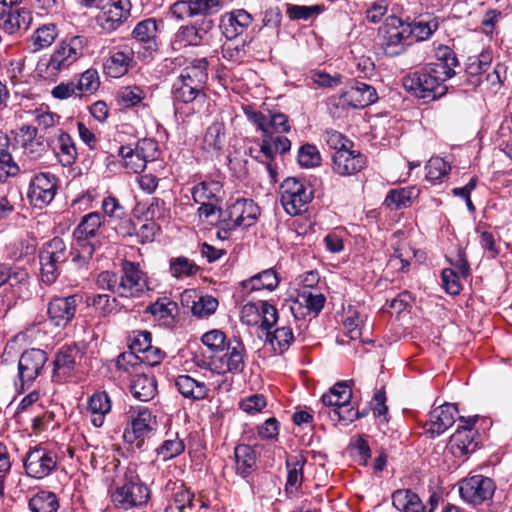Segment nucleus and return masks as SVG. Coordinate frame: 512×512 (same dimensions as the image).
Segmentation results:
<instances>
[{"instance_id":"dca6fc26","label":"nucleus","mask_w":512,"mask_h":512,"mask_svg":"<svg viewBox=\"0 0 512 512\" xmlns=\"http://www.w3.org/2000/svg\"><path fill=\"white\" fill-rule=\"evenodd\" d=\"M47 359L46 352L36 348L26 350L21 354L18 362V378L22 389L25 385L30 386L36 380Z\"/></svg>"},{"instance_id":"6e6552de","label":"nucleus","mask_w":512,"mask_h":512,"mask_svg":"<svg viewBox=\"0 0 512 512\" xmlns=\"http://www.w3.org/2000/svg\"><path fill=\"white\" fill-rule=\"evenodd\" d=\"M57 465V453L43 445L30 448L23 461L26 475L35 479L49 476L56 470Z\"/></svg>"},{"instance_id":"c9c22d12","label":"nucleus","mask_w":512,"mask_h":512,"mask_svg":"<svg viewBox=\"0 0 512 512\" xmlns=\"http://www.w3.org/2000/svg\"><path fill=\"white\" fill-rule=\"evenodd\" d=\"M136 52L129 44L114 52L107 60L106 68L112 77H119L128 71Z\"/></svg>"},{"instance_id":"bb28decb","label":"nucleus","mask_w":512,"mask_h":512,"mask_svg":"<svg viewBox=\"0 0 512 512\" xmlns=\"http://www.w3.org/2000/svg\"><path fill=\"white\" fill-rule=\"evenodd\" d=\"M175 387L183 397L193 401L207 399L210 393V383L204 378L198 379L187 374L176 377Z\"/></svg>"},{"instance_id":"f704fd0d","label":"nucleus","mask_w":512,"mask_h":512,"mask_svg":"<svg viewBox=\"0 0 512 512\" xmlns=\"http://www.w3.org/2000/svg\"><path fill=\"white\" fill-rule=\"evenodd\" d=\"M192 198L198 204L221 202L223 200V185L216 180L202 181L192 188Z\"/></svg>"},{"instance_id":"a18cd8bd","label":"nucleus","mask_w":512,"mask_h":512,"mask_svg":"<svg viewBox=\"0 0 512 512\" xmlns=\"http://www.w3.org/2000/svg\"><path fill=\"white\" fill-rule=\"evenodd\" d=\"M267 341L271 344L273 350L279 354L289 349L294 341L292 329L289 326H281L273 332L267 331Z\"/></svg>"},{"instance_id":"0e129e2a","label":"nucleus","mask_w":512,"mask_h":512,"mask_svg":"<svg viewBox=\"0 0 512 512\" xmlns=\"http://www.w3.org/2000/svg\"><path fill=\"white\" fill-rule=\"evenodd\" d=\"M321 156L316 146L311 144L303 145L298 152V163L305 168L320 165Z\"/></svg>"},{"instance_id":"4468645a","label":"nucleus","mask_w":512,"mask_h":512,"mask_svg":"<svg viewBox=\"0 0 512 512\" xmlns=\"http://www.w3.org/2000/svg\"><path fill=\"white\" fill-rule=\"evenodd\" d=\"M259 207L252 199L240 198L220 211L221 223H228L231 227H250L259 215Z\"/></svg>"},{"instance_id":"ea45409f","label":"nucleus","mask_w":512,"mask_h":512,"mask_svg":"<svg viewBox=\"0 0 512 512\" xmlns=\"http://www.w3.org/2000/svg\"><path fill=\"white\" fill-rule=\"evenodd\" d=\"M278 284L279 278L276 271L272 268L257 273L249 279L241 282L242 287L249 292L259 291L262 289L273 291L277 288Z\"/></svg>"},{"instance_id":"6ab92c4d","label":"nucleus","mask_w":512,"mask_h":512,"mask_svg":"<svg viewBox=\"0 0 512 512\" xmlns=\"http://www.w3.org/2000/svg\"><path fill=\"white\" fill-rule=\"evenodd\" d=\"M82 296L73 294L67 297H54L48 304V316L55 326L65 327L75 317Z\"/></svg>"},{"instance_id":"a878e982","label":"nucleus","mask_w":512,"mask_h":512,"mask_svg":"<svg viewBox=\"0 0 512 512\" xmlns=\"http://www.w3.org/2000/svg\"><path fill=\"white\" fill-rule=\"evenodd\" d=\"M332 168L340 176H350L360 172L366 165V157L359 151L342 149L332 156Z\"/></svg>"},{"instance_id":"8fccbe9b","label":"nucleus","mask_w":512,"mask_h":512,"mask_svg":"<svg viewBox=\"0 0 512 512\" xmlns=\"http://www.w3.org/2000/svg\"><path fill=\"white\" fill-rule=\"evenodd\" d=\"M32 512H57L59 503L56 495L49 491H40L29 500Z\"/></svg>"},{"instance_id":"5701e85b","label":"nucleus","mask_w":512,"mask_h":512,"mask_svg":"<svg viewBox=\"0 0 512 512\" xmlns=\"http://www.w3.org/2000/svg\"><path fill=\"white\" fill-rule=\"evenodd\" d=\"M378 100L376 89L364 82H355L345 90L339 99V105L348 108H364Z\"/></svg>"},{"instance_id":"c03bdc74","label":"nucleus","mask_w":512,"mask_h":512,"mask_svg":"<svg viewBox=\"0 0 512 512\" xmlns=\"http://www.w3.org/2000/svg\"><path fill=\"white\" fill-rule=\"evenodd\" d=\"M173 491V502L180 512H192L194 494L183 483L168 482L166 489Z\"/></svg>"},{"instance_id":"5fc2aeb1","label":"nucleus","mask_w":512,"mask_h":512,"mask_svg":"<svg viewBox=\"0 0 512 512\" xmlns=\"http://www.w3.org/2000/svg\"><path fill=\"white\" fill-rule=\"evenodd\" d=\"M492 52L483 51L478 56H471L468 58L466 65V73L472 77H478L486 72L492 62Z\"/></svg>"},{"instance_id":"13d9d810","label":"nucleus","mask_w":512,"mask_h":512,"mask_svg":"<svg viewBox=\"0 0 512 512\" xmlns=\"http://www.w3.org/2000/svg\"><path fill=\"white\" fill-rule=\"evenodd\" d=\"M328 415L332 421L340 422L344 425H348L354 420L360 418L364 414H360L358 410H355L349 404H341L337 407L332 408Z\"/></svg>"},{"instance_id":"412c9836","label":"nucleus","mask_w":512,"mask_h":512,"mask_svg":"<svg viewBox=\"0 0 512 512\" xmlns=\"http://www.w3.org/2000/svg\"><path fill=\"white\" fill-rule=\"evenodd\" d=\"M119 277L118 296L120 297H136L143 292L146 282L143 273L139 269V265L130 261L122 264L121 274Z\"/></svg>"},{"instance_id":"2f4dec72","label":"nucleus","mask_w":512,"mask_h":512,"mask_svg":"<svg viewBox=\"0 0 512 512\" xmlns=\"http://www.w3.org/2000/svg\"><path fill=\"white\" fill-rule=\"evenodd\" d=\"M80 355L77 346L62 347L55 355L53 378L62 381L75 369L76 360Z\"/></svg>"},{"instance_id":"4d7b16f0","label":"nucleus","mask_w":512,"mask_h":512,"mask_svg":"<svg viewBox=\"0 0 512 512\" xmlns=\"http://www.w3.org/2000/svg\"><path fill=\"white\" fill-rule=\"evenodd\" d=\"M75 83L79 95L91 94L95 92L100 85L98 72L94 69H88L81 74L80 78L75 81Z\"/></svg>"},{"instance_id":"4be33fe9","label":"nucleus","mask_w":512,"mask_h":512,"mask_svg":"<svg viewBox=\"0 0 512 512\" xmlns=\"http://www.w3.org/2000/svg\"><path fill=\"white\" fill-rule=\"evenodd\" d=\"M478 420L474 417H459V426L456 432L450 438L451 449L455 454L460 455L472 453L477 448L478 443L475 440L476 431L473 426Z\"/></svg>"},{"instance_id":"f3484780","label":"nucleus","mask_w":512,"mask_h":512,"mask_svg":"<svg viewBox=\"0 0 512 512\" xmlns=\"http://www.w3.org/2000/svg\"><path fill=\"white\" fill-rule=\"evenodd\" d=\"M248 120L253 123L263 136L286 133L290 131L288 117L283 113H262L251 108L244 110Z\"/></svg>"},{"instance_id":"680f3d73","label":"nucleus","mask_w":512,"mask_h":512,"mask_svg":"<svg viewBox=\"0 0 512 512\" xmlns=\"http://www.w3.org/2000/svg\"><path fill=\"white\" fill-rule=\"evenodd\" d=\"M218 307V300L210 295L201 296L193 302L191 311L193 315L204 318L213 314Z\"/></svg>"},{"instance_id":"aec40b11","label":"nucleus","mask_w":512,"mask_h":512,"mask_svg":"<svg viewBox=\"0 0 512 512\" xmlns=\"http://www.w3.org/2000/svg\"><path fill=\"white\" fill-rule=\"evenodd\" d=\"M171 96L175 113H181L185 108L195 112V105H202L207 97L206 91L199 88L174 81L171 89Z\"/></svg>"},{"instance_id":"69168bd1","label":"nucleus","mask_w":512,"mask_h":512,"mask_svg":"<svg viewBox=\"0 0 512 512\" xmlns=\"http://www.w3.org/2000/svg\"><path fill=\"white\" fill-rule=\"evenodd\" d=\"M362 324L363 319L360 313L355 310H349L347 316L343 320L346 333L352 340H356L361 337Z\"/></svg>"},{"instance_id":"20e7f679","label":"nucleus","mask_w":512,"mask_h":512,"mask_svg":"<svg viewBox=\"0 0 512 512\" xmlns=\"http://www.w3.org/2000/svg\"><path fill=\"white\" fill-rule=\"evenodd\" d=\"M71 254L65 242L59 237L44 243L39 252L42 281L46 284L54 283L61 273L62 265Z\"/></svg>"},{"instance_id":"ddd939ff","label":"nucleus","mask_w":512,"mask_h":512,"mask_svg":"<svg viewBox=\"0 0 512 512\" xmlns=\"http://www.w3.org/2000/svg\"><path fill=\"white\" fill-rule=\"evenodd\" d=\"M57 190V177L50 172H41L31 179L27 196L34 207L41 209L52 202Z\"/></svg>"},{"instance_id":"2eb2a0df","label":"nucleus","mask_w":512,"mask_h":512,"mask_svg":"<svg viewBox=\"0 0 512 512\" xmlns=\"http://www.w3.org/2000/svg\"><path fill=\"white\" fill-rule=\"evenodd\" d=\"M226 352L217 358L212 359V369L219 374L240 373L245 367L246 349L241 340L233 338L225 345Z\"/></svg>"},{"instance_id":"f8f14e48","label":"nucleus","mask_w":512,"mask_h":512,"mask_svg":"<svg viewBox=\"0 0 512 512\" xmlns=\"http://www.w3.org/2000/svg\"><path fill=\"white\" fill-rule=\"evenodd\" d=\"M495 489L494 481L483 475H474L459 482L461 498L472 505H480L491 500Z\"/></svg>"},{"instance_id":"774afa93","label":"nucleus","mask_w":512,"mask_h":512,"mask_svg":"<svg viewBox=\"0 0 512 512\" xmlns=\"http://www.w3.org/2000/svg\"><path fill=\"white\" fill-rule=\"evenodd\" d=\"M258 312L262 316L261 328L269 331L278 320V312L275 306L267 301H261Z\"/></svg>"},{"instance_id":"e2e57ef3","label":"nucleus","mask_w":512,"mask_h":512,"mask_svg":"<svg viewBox=\"0 0 512 512\" xmlns=\"http://www.w3.org/2000/svg\"><path fill=\"white\" fill-rule=\"evenodd\" d=\"M176 310L177 304L168 298H160L154 303L150 304L146 309L147 312L160 319L173 317V314Z\"/></svg>"},{"instance_id":"0eeeda50","label":"nucleus","mask_w":512,"mask_h":512,"mask_svg":"<svg viewBox=\"0 0 512 512\" xmlns=\"http://www.w3.org/2000/svg\"><path fill=\"white\" fill-rule=\"evenodd\" d=\"M82 2L86 7L102 10L97 21L107 32L117 30L130 16V0H82Z\"/></svg>"},{"instance_id":"864d4df0","label":"nucleus","mask_w":512,"mask_h":512,"mask_svg":"<svg viewBox=\"0 0 512 512\" xmlns=\"http://www.w3.org/2000/svg\"><path fill=\"white\" fill-rule=\"evenodd\" d=\"M199 267L190 259L179 256L170 259V273L175 278H183L195 275Z\"/></svg>"},{"instance_id":"603ef678","label":"nucleus","mask_w":512,"mask_h":512,"mask_svg":"<svg viewBox=\"0 0 512 512\" xmlns=\"http://www.w3.org/2000/svg\"><path fill=\"white\" fill-rule=\"evenodd\" d=\"M408 27L411 30L410 40L419 42L427 40L437 30L438 23L435 20H418L408 22Z\"/></svg>"},{"instance_id":"de8ad7c7","label":"nucleus","mask_w":512,"mask_h":512,"mask_svg":"<svg viewBox=\"0 0 512 512\" xmlns=\"http://www.w3.org/2000/svg\"><path fill=\"white\" fill-rule=\"evenodd\" d=\"M57 34L54 24H46L39 27L30 38L32 52H37L51 46Z\"/></svg>"},{"instance_id":"9b49d317","label":"nucleus","mask_w":512,"mask_h":512,"mask_svg":"<svg viewBox=\"0 0 512 512\" xmlns=\"http://www.w3.org/2000/svg\"><path fill=\"white\" fill-rule=\"evenodd\" d=\"M86 45L87 39L80 35L61 41L50 57L48 69L51 71L67 69L83 55Z\"/></svg>"},{"instance_id":"79ce46f5","label":"nucleus","mask_w":512,"mask_h":512,"mask_svg":"<svg viewBox=\"0 0 512 512\" xmlns=\"http://www.w3.org/2000/svg\"><path fill=\"white\" fill-rule=\"evenodd\" d=\"M352 398V390L348 382H337L322 396V403L327 407H337L341 404H349Z\"/></svg>"},{"instance_id":"c85d7f7f","label":"nucleus","mask_w":512,"mask_h":512,"mask_svg":"<svg viewBox=\"0 0 512 512\" xmlns=\"http://www.w3.org/2000/svg\"><path fill=\"white\" fill-rule=\"evenodd\" d=\"M291 149V141L281 135H267L262 136V141L260 144V151L259 153H262L266 160V169L268 173L270 174L272 180L276 181V171L272 166V161L277 153L284 154Z\"/></svg>"},{"instance_id":"3c124183","label":"nucleus","mask_w":512,"mask_h":512,"mask_svg":"<svg viewBox=\"0 0 512 512\" xmlns=\"http://www.w3.org/2000/svg\"><path fill=\"white\" fill-rule=\"evenodd\" d=\"M201 40L200 31L195 26H182L175 34L173 46L174 48L197 46Z\"/></svg>"},{"instance_id":"393cba45","label":"nucleus","mask_w":512,"mask_h":512,"mask_svg":"<svg viewBox=\"0 0 512 512\" xmlns=\"http://www.w3.org/2000/svg\"><path fill=\"white\" fill-rule=\"evenodd\" d=\"M147 149H155V143L144 139L138 142L135 149L130 146H121L119 148V155L123 159L124 167L131 173L142 172L146 167L148 158L154 157L153 155H146Z\"/></svg>"},{"instance_id":"09e8293b","label":"nucleus","mask_w":512,"mask_h":512,"mask_svg":"<svg viewBox=\"0 0 512 512\" xmlns=\"http://www.w3.org/2000/svg\"><path fill=\"white\" fill-rule=\"evenodd\" d=\"M56 155L63 166H70L75 162L77 149L69 134L65 132L59 134Z\"/></svg>"},{"instance_id":"7ed1b4c3","label":"nucleus","mask_w":512,"mask_h":512,"mask_svg":"<svg viewBox=\"0 0 512 512\" xmlns=\"http://www.w3.org/2000/svg\"><path fill=\"white\" fill-rule=\"evenodd\" d=\"M410 33L407 21L394 15L387 17L378 30L383 54L390 58L404 55L412 45Z\"/></svg>"},{"instance_id":"473e14b6","label":"nucleus","mask_w":512,"mask_h":512,"mask_svg":"<svg viewBox=\"0 0 512 512\" xmlns=\"http://www.w3.org/2000/svg\"><path fill=\"white\" fill-rule=\"evenodd\" d=\"M219 8L220 0H185L175 3L172 12L178 17L184 13L188 16L209 15L217 12Z\"/></svg>"},{"instance_id":"a211bd4d","label":"nucleus","mask_w":512,"mask_h":512,"mask_svg":"<svg viewBox=\"0 0 512 512\" xmlns=\"http://www.w3.org/2000/svg\"><path fill=\"white\" fill-rule=\"evenodd\" d=\"M457 414L455 404L444 403L434 408L424 424L425 434L432 439L440 436L455 423Z\"/></svg>"},{"instance_id":"cd10ccee","label":"nucleus","mask_w":512,"mask_h":512,"mask_svg":"<svg viewBox=\"0 0 512 512\" xmlns=\"http://www.w3.org/2000/svg\"><path fill=\"white\" fill-rule=\"evenodd\" d=\"M208 65L207 58L193 59L189 65L182 69L180 75L175 80L206 91Z\"/></svg>"},{"instance_id":"6e6d98bb","label":"nucleus","mask_w":512,"mask_h":512,"mask_svg":"<svg viewBox=\"0 0 512 512\" xmlns=\"http://www.w3.org/2000/svg\"><path fill=\"white\" fill-rule=\"evenodd\" d=\"M144 361L132 350L121 353L116 359V367L128 374L138 372Z\"/></svg>"},{"instance_id":"4c0bfd02","label":"nucleus","mask_w":512,"mask_h":512,"mask_svg":"<svg viewBox=\"0 0 512 512\" xmlns=\"http://www.w3.org/2000/svg\"><path fill=\"white\" fill-rule=\"evenodd\" d=\"M393 506L401 512H427L419 496L409 489H398L392 494Z\"/></svg>"},{"instance_id":"052dcab7","label":"nucleus","mask_w":512,"mask_h":512,"mask_svg":"<svg viewBox=\"0 0 512 512\" xmlns=\"http://www.w3.org/2000/svg\"><path fill=\"white\" fill-rule=\"evenodd\" d=\"M127 225L129 226V229L124 235L133 236L135 235L139 242L141 243H148L152 242L155 234L158 230L157 225L154 222H148L144 223L140 226L139 229H136L131 220H128Z\"/></svg>"},{"instance_id":"58836bf2","label":"nucleus","mask_w":512,"mask_h":512,"mask_svg":"<svg viewBox=\"0 0 512 512\" xmlns=\"http://www.w3.org/2000/svg\"><path fill=\"white\" fill-rule=\"evenodd\" d=\"M19 171L20 168L10 153V139L0 131V183L17 175Z\"/></svg>"},{"instance_id":"72a5a7b5","label":"nucleus","mask_w":512,"mask_h":512,"mask_svg":"<svg viewBox=\"0 0 512 512\" xmlns=\"http://www.w3.org/2000/svg\"><path fill=\"white\" fill-rule=\"evenodd\" d=\"M306 459L303 456H293L286 461L288 470L285 492L288 497L293 498L298 495L303 482V468Z\"/></svg>"},{"instance_id":"7c9ffc66","label":"nucleus","mask_w":512,"mask_h":512,"mask_svg":"<svg viewBox=\"0 0 512 512\" xmlns=\"http://www.w3.org/2000/svg\"><path fill=\"white\" fill-rule=\"evenodd\" d=\"M32 22L30 11L21 9H6L0 6V29L13 34L21 29L27 30Z\"/></svg>"},{"instance_id":"a19ab883","label":"nucleus","mask_w":512,"mask_h":512,"mask_svg":"<svg viewBox=\"0 0 512 512\" xmlns=\"http://www.w3.org/2000/svg\"><path fill=\"white\" fill-rule=\"evenodd\" d=\"M236 473L242 477L250 475L256 467V452L253 447L246 444H239L234 450Z\"/></svg>"},{"instance_id":"bf43d9fd","label":"nucleus","mask_w":512,"mask_h":512,"mask_svg":"<svg viewBox=\"0 0 512 512\" xmlns=\"http://www.w3.org/2000/svg\"><path fill=\"white\" fill-rule=\"evenodd\" d=\"M185 449L184 443L178 437L174 439L165 440L157 449L156 453L158 457H161L163 461H168L178 455H180Z\"/></svg>"},{"instance_id":"1a4fd4ad","label":"nucleus","mask_w":512,"mask_h":512,"mask_svg":"<svg viewBox=\"0 0 512 512\" xmlns=\"http://www.w3.org/2000/svg\"><path fill=\"white\" fill-rule=\"evenodd\" d=\"M157 30V22L153 18L144 19L134 27L129 45L134 48L138 59H148L157 51Z\"/></svg>"},{"instance_id":"9d476101","label":"nucleus","mask_w":512,"mask_h":512,"mask_svg":"<svg viewBox=\"0 0 512 512\" xmlns=\"http://www.w3.org/2000/svg\"><path fill=\"white\" fill-rule=\"evenodd\" d=\"M130 425L126 427L123 438L128 444H135L140 448L144 439L153 430L155 417L147 407H131L129 411Z\"/></svg>"},{"instance_id":"49530a36","label":"nucleus","mask_w":512,"mask_h":512,"mask_svg":"<svg viewBox=\"0 0 512 512\" xmlns=\"http://www.w3.org/2000/svg\"><path fill=\"white\" fill-rule=\"evenodd\" d=\"M226 141L225 125L222 122L212 123L204 136V148L208 151L219 152Z\"/></svg>"},{"instance_id":"f257e3e1","label":"nucleus","mask_w":512,"mask_h":512,"mask_svg":"<svg viewBox=\"0 0 512 512\" xmlns=\"http://www.w3.org/2000/svg\"><path fill=\"white\" fill-rule=\"evenodd\" d=\"M436 55L435 63L403 78V87L425 103L438 100L447 94L448 87L444 82L456 74L454 68L459 65L455 52L448 46L440 47Z\"/></svg>"},{"instance_id":"423d86ee","label":"nucleus","mask_w":512,"mask_h":512,"mask_svg":"<svg viewBox=\"0 0 512 512\" xmlns=\"http://www.w3.org/2000/svg\"><path fill=\"white\" fill-rule=\"evenodd\" d=\"M281 204L284 210L292 216L306 211L307 205L313 199L311 186L304 180L288 177L280 186Z\"/></svg>"},{"instance_id":"e433bc0d","label":"nucleus","mask_w":512,"mask_h":512,"mask_svg":"<svg viewBox=\"0 0 512 512\" xmlns=\"http://www.w3.org/2000/svg\"><path fill=\"white\" fill-rule=\"evenodd\" d=\"M130 391L134 398L148 402L157 394V381L153 376L136 374L131 380Z\"/></svg>"},{"instance_id":"338daca9","label":"nucleus","mask_w":512,"mask_h":512,"mask_svg":"<svg viewBox=\"0 0 512 512\" xmlns=\"http://www.w3.org/2000/svg\"><path fill=\"white\" fill-rule=\"evenodd\" d=\"M118 97L123 106L132 107L139 104L144 99L145 93L137 86H128L119 91Z\"/></svg>"},{"instance_id":"39448f33","label":"nucleus","mask_w":512,"mask_h":512,"mask_svg":"<svg viewBox=\"0 0 512 512\" xmlns=\"http://www.w3.org/2000/svg\"><path fill=\"white\" fill-rule=\"evenodd\" d=\"M102 226V216L98 212L85 215L74 229L73 236L77 245V253L73 256L74 263H87L93 256L95 244L92 241Z\"/></svg>"},{"instance_id":"37998d69","label":"nucleus","mask_w":512,"mask_h":512,"mask_svg":"<svg viewBox=\"0 0 512 512\" xmlns=\"http://www.w3.org/2000/svg\"><path fill=\"white\" fill-rule=\"evenodd\" d=\"M419 191L415 187L392 189L387 194L384 204L391 210H398L410 206L413 198Z\"/></svg>"},{"instance_id":"f03ea898","label":"nucleus","mask_w":512,"mask_h":512,"mask_svg":"<svg viewBox=\"0 0 512 512\" xmlns=\"http://www.w3.org/2000/svg\"><path fill=\"white\" fill-rule=\"evenodd\" d=\"M150 495L149 487L134 470L128 468L123 474L122 482L111 492V501L116 508L129 510L146 505Z\"/></svg>"},{"instance_id":"b1692460","label":"nucleus","mask_w":512,"mask_h":512,"mask_svg":"<svg viewBox=\"0 0 512 512\" xmlns=\"http://www.w3.org/2000/svg\"><path fill=\"white\" fill-rule=\"evenodd\" d=\"M17 141L23 148V154L31 160L41 158L49 147L44 136L38 135L37 128L30 125H23L19 128Z\"/></svg>"},{"instance_id":"c756f323","label":"nucleus","mask_w":512,"mask_h":512,"mask_svg":"<svg viewBox=\"0 0 512 512\" xmlns=\"http://www.w3.org/2000/svg\"><path fill=\"white\" fill-rule=\"evenodd\" d=\"M252 21L250 13L244 9H236L222 17L220 27L223 35L228 40H232L244 33Z\"/></svg>"}]
</instances>
